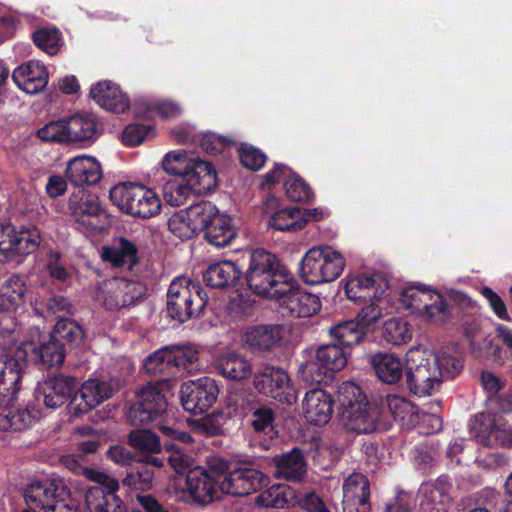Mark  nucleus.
Instances as JSON below:
<instances>
[{
  "label": "nucleus",
  "mask_w": 512,
  "mask_h": 512,
  "mask_svg": "<svg viewBox=\"0 0 512 512\" xmlns=\"http://www.w3.org/2000/svg\"><path fill=\"white\" fill-rule=\"evenodd\" d=\"M345 265L344 256L332 246H315L304 254L300 276L310 285L328 283L341 276Z\"/></svg>",
  "instance_id": "obj_3"
},
{
  "label": "nucleus",
  "mask_w": 512,
  "mask_h": 512,
  "mask_svg": "<svg viewBox=\"0 0 512 512\" xmlns=\"http://www.w3.org/2000/svg\"><path fill=\"white\" fill-rule=\"evenodd\" d=\"M101 257L114 267L130 269L137 262V249L130 241L118 238L102 248Z\"/></svg>",
  "instance_id": "obj_35"
},
{
  "label": "nucleus",
  "mask_w": 512,
  "mask_h": 512,
  "mask_svg": "<svg viewBox=\"0 0 512 512\" xmlns=\"http://www.w3.org/2000/svg\"><path fill=\"white\" fill-rule=\"evenodd\" d=\"M110 199L121 211L139 218H150L160 212L156 193L135 183H118L110 190Z\"/></svg>",
  "instance_id": "obj_7"
},
{
  "label": "nucleus",
  "mask_w": 512,
  "mask_h": 512,
  "mask_svg": "<svg viewBox=\"0 0 512 512\" xmlns=\"http://www.w3.org/2000/svg\"><path fill=\"white\" fill-rule=\"evenodd\" d=\"M35 421L34 416L26 408L9 410L0 414V430L23 431Z\"/></svg>",
  "instance_id": "obj_51"
},
{
  "label": "nucleus",
  "mask_w": 512,
  "mask_h": 512,
  "mask_svg": "<svg viewBox=\"0 0 512 512\" xmlns=\"http://www.w3.org/2000/svg\"><path fill=\"white\" fill-rule=\"evenodd\" d=\"M329 332L332 338L344 346L358 344L365 334L363 326L354 320L338 323Z\"/></svg>",
  "instance_id": "obj_49"
},
{
  "label": "nucleus",
  "mask_w": 512,
  "mask_h": 512,
  "mask_svg": "<svg viewBox=\"0 0 512 512\" xmlns=\"http://www.w3.org/2000/svg\"><path fill=\"white\" fill-rule=\"evenodd\" d=\"M114 392L115 388L110 381L88 379L74 394L70 405L76 414H82L109 399Z\"/></svg>",
  "instance_id": "obj_21"
},
{
  "label": "nucleus",
  "mask_w": 512,
  "mask_h": 512,
  "mask_svg": "<svg viewBox=\"0 0 512 512\" xmlns=\"http://www.w3.org/2000/svg\"><path fill=\"white\" fill-rule=\"evenodd\" d=\"M399 302L409 313L431 322H441L446 317L447 304L443 295L423 284L403 289Z\"/></svg>",
  "instance_id": "obj_9"
},
{
  "label": "nucleus",
  "mask_w": 512,
  "mask_h": 512,
  "mask_svg": "<svg viewBox=\"0 0 512 512\" xmlns=\"http://www.w3.org/2000/svg\"><path fill=\"white\" fill-rule=\"evenodd\" d=\"M470 431L476 441L485 447L512 448V426L489 414L476 415L471 420Z\"/></svg>",
  "instance_id": "obj_17"
},
{
  "label": "nucleus",
  "mask_w": 512,
  "mask_h": 512,
  "mask_svg": "<svg viewBox=\"0 0 512 512\" xmlns=\"http://www.w3.org/2000/svg\"><path fill=\"white\" fill-rule=\"evenodd\" d=\"M51 334H57V339L62 342L79 345L84 337L82 327L73 320H60Z\"/></svg>",
  "instance_id": "obj_59"
},
{
  "label": "nucleus",
  "mask_w": 512,
  "mask_h": 512,
  "mask_svg": "<svg viewBox=\"0 0 512 512\" xmlns=\"http://www.w3.org/2000/svg\"><path fill=\"white\" fill-rule=\"evenodd\" d=\"M204 231L206 240L216 247L229 245L236 236V228L232 218L219 212Z\"/></svg>",
  "instance_id": "obj_38"
},
{
  "label": "nucleus",
  "mask_w": 512,
  "mask_h": 512,
  "mask_svg": "<svg viewBox=\"0 0 512 512\" xmlns=\"http://www.w3.org/2000/svg\"><path fill=\"white\" fill-rule=\"evenodd\" d=\"M387 405L394 419L400 422L403 427L410 429L418 424L420 415L411 402L392 395L388 396Z\"/></svg>",
  "instance_id": "obj_45"
},
{
  "label": "nucleus",
  "mask_w": 512,
  "mask_h": 512,
  "mask_svg": "<svg viewBox=\"0 0 512 512\" xmlns=\"http://www.w3.org/2000/svg\"><path fill=\"white\" fill-rule=\"evenodd\" d=\"M8 365L0 364V404L7 401H12L16 398V394L20 389V377L17 369Z\"/></svg>",
  "instance_id": "obj_52"
},
{
  "label": "nucleus",
  "mask_w": 512,
  "mask_h": 512,
  "mask_svg": "<svg viewBox=\"0 0 512 512\" xmlns=\"http://www.w3.org/2000/svg\"><path fill=\"white\" fill-rule=\"evenodd\" d=\"M167 401L155 385L149 384L141 389L139 400L134 403L127 418L134 426L144 425L165 411Z\"/></svg>",
  "instance_id": "obj_19"
},
{
  "label": "nucleus",
  "mask_w": 512,
  "mask_h": 512,
  "mask_svg": "<svg viewBox=\"0 0 512 512\" xmlns=\"http://www.w3.org/2000/svg\"><path fill=\"white\" fill-rule=\"evenodd\" d=\"M283 336V328L279 325L250 327L244 334V341L254 349H269Z\"/></svg>",
  "instance_id": "obj_41"
},
{
  "label": "nucleus",
  "mask_w": 512,
  "mask_h": 512,
  "mask_svg": "<svg viewBox=\"0 0 512 512\" xmlns=\"http://www.w3.org/2000/svg\"><path fill=\"white\" fill-rule=\"evenodd\" d=\"M144 370L151 375H174L170 346H164L150 354L144 361Z\"/></svg>",
  "instance_id": "obj_46"
},
{
  "label": "nucleus",
  "mask_w": 512,
  "mask_h": 512,
  "mask_svg": "<svg viewBox=\"0 0 512 512\" xmlns=\"http://www.w3.org/2000/svg\"><path fill=\"white\" fill-rule=\"evenodd\" d=\"M174 375L179 372L195 373L201 369L199 350L194 345H170Z\"/></svg>",
  "instance_id": "obj_42"
},
{
  "label": "nucleus",
  "mask_w": 512,
  "mask_h": 512,
  "mask_svg": "<svg viewBox=\"0 0 512 512\" xmlns=\"http://www.w3.org/2000/svg\"><path fill=\"white\" fill-rule=\"evenodd\" d=\"M129 444L144 453L156 454L161 445L157 435L148 430H136L129 434Z\"/></svg>",
  "instance_id": "obj_55"
},
{
  "label": "nucleus",
  "mask_w": 512,
  "mask_h": 512,
  "mask_svg": "<svg viewBox=\"0 0 512 512\" xmlns=\"http://www.w3.org/2000/svg\"><path fill=\"white\" fill-rule=\"evenodd\" d=\"M38 137L45 141L69 142L67 131V120L51 121L37 132Z\"/></svg>",
  "instance_id": "obj_61"
},
{
  "label": "nucleus",
  "mask_w": 512,
  "mask_h": 512,
  "mask_svg": "<svg viewBox=\"0 0 512 512\" xmlns=\"http://www.w3.org/2000/svg\"><path fill=\"white\" fill-rule=\"evenodd\" d=\"M387 283L380 276L357 275L350 277L345 285V293L348 299L356 301L369 299L374 293H379V284Z\"/></svg>",
  "instance_id": "obj_40"
},
{
  "label": "nucleus",
  "mask_w": 512,
  "mask_h": 512,
  "mask_svg": "<svg viewBox=\"0 0 512 512\" xmlns=\"http://www.w3.org/2000/svg\"><path fill=\"white\" fill-rule=\"evenodd\" d=\"M279 201L270 196L264 202V212L270 215L268 225L279 231H297L305 226V217L301 208L291 207L278 209Z\"/></svg>",
  "instance_id": "obj_24"
},
{
  "label": "nucleus",
  "mask_w": 512,
  "mask_h": 512,
  "mask_svg": "<svg viewBox=\"0 0 512 512\" xmlns=\"http://www.w3.org/2000/svg\"><path fill=\"white\" fill-rule=\"evenodd\" d=\"M90 96L101 108L116 114L125 113L130 107L127 95L117 84L108 80L94 84Z\"/></svg>",
  "instance_id": "obj_27"
},
{
  "label": "nucleus",
  "mask_w": 512,
  "mask_h": 512,
  "mask_svg": "<svg viewBox=\"0 0 512 512\" xmlns=\"http://www.w3.org/2000/svg\"><path fill=\"white\" fill-rule=\"evenodd\" d=\"M29 509L43 512H80V507L61 480L45 479L30 483L24 492Z\"/></svg>",
  "instance_id": "obj_4"
},
{
  "label": "nucleus",
  "mask_w": 512,
  "mask_h": 512,
  "mask_svg": "<svg viewBox=\"0 0 512 512\" xmlns=\"http://www.w3.org/2000/svg\"><path fill=\"white\" fill-rule=\"evenodd\" d=\"M183 112L182 106L171 99H159L148 104V110L144 117L151 118L155 115L163 119H171L179 116Z\"/></svg>",
  "instance_id": "obj_57"
},
{
  "label": "nucleus",
  "mask_w": 512,
  "mask_h": 512,
  "mask_svg": "<svg viewBox=\"0 0 512 512\" xmlns=\"http://www.w3.org/2000/svg\"><path fill=\"white\" fill-rule=\"evenodd\" d=\"M445 479H439L436 483H424L421 485L419 493L430 504H444L449 501Z\"/></svg>",
  "instance_id": "obj_60"
},
{
  "label": "nucleus",
  "mask_w": 512,
  "mask_h": 512,
  "mask_svg": "<svg viewBox=\"0 0 512 512\" xmlns=\"http://www.w3.org/2000/svg\"><path fill=\"white\" fill-rule=\"evenodd\" d=\"M77 387L73 377L55 376L39 384L38 391L43 396L46 407L57 408L64 404Z\"/></svg>",
  "instance_id": "obj_29"
},
{
  "label": "nucleus",
  "mask_w": 512,
  "mask_h": 512,
  "mask_svg": "<svg viewBox=\"0 0 512 512\" xmlns=\"http://www.w3.org/2000/svg\"><path fill=\"white\" fill-rule=\"evenodd\" d=\"M208 297L198 282L179 276L172 280L167 292L168 314L179 322H185L206 306Z\"/></svg>",
  "instance_id": "obj_5"
},
{
  "label": "nucleus",
  "mask_w": 512,
  "mask_h": 512,
  "mask_svg": "<svg viewBox=\"0 0 512 512\" xmlns=\"http://www.w3.org/2000/svg\"><path fill=\"white\" fill-rule=\"evenodd\" d=\"M196 232L205 230L218 213L217 207L209 201H200L185 209Z\"/></svg>",
  "instance_id": "obj_54"
},
{
  "label": "nucleus",
  "mask_w": 512,
  "mask_h": 512,
  "mask_svg": "<svg viewBox=\"0 0 512 512\" xmlns=\"http://www.w3.org/2000/svg\"><path fill=\"white\" fill-rule=\"evenodd\" d=\"M239 156L242 164L251 170L261 169L266 161V156L261 150L248 144L241 146Z\"/></svg>",
  "instance_id": "obj_63"
},
{
  "label": "nucleus",
  "mask_w": 512,
  "mask_h": 512,
  "mask_svg": "<svg viewBox=\"0 0 512 512\" xmlns=\"http://www.w3.org/2000/svg\"><path fill=\"white\" fill-rule=\"evenodd\" d=\"M254 386L262 394L276 401L292 405L296 403L298 392L287 372L279 367L265 366L254 376Z\"/></svg>",
  "instance_id": "obj_15"
},
{
  "label": "nucleus",
  "mask_w": 512,
  "mask_h": 512,
  "mask_svg": "<svg viewBox=\"0 0 512 512\" xmlns=\"http://www.w3.org/2000/svg\"><path fill=\"white\" fill-rule=\"evenodd\" d=\"M343 512H368L370 508L369 481L362 473L354 472L344 479L342 486Z\"/></svg>",
  "instance_id": "obj_22"
},
{
  "label": "nucleus",
  "mask_w": 512,
  "mask_h": 512,
  "mask_svg": "<svg viewBox=\"0 0 512 512\" xmlns=\"http://www.w3.org/2000/svg\"><path fill=\"white\" fill-rule=\"evenodd\" d=\"M294 491L285 484H275L258 495L256 502L263 507L282 508L293 502Z\"/></svg>",
  "instance_id": "obj_47"
},
{
  "label": "nucleus",
  "mask_w": 512,
  "mask_h": 512,
  "mask_svg": "<svg viewBox=\"0 0 512 512\" xmlns=\"http://www.w3.org/2000/svg\"><path fill=\"white\" fill-rule=\"evenodd\" d=\"M406 375L410 390L418 396L430 395L443 381L435 354L419 346L406 353Z\"/></svg>",
  "instance_id": "obj_6"
},
{
  "label": "nucleus",
  "mask_w": 512,
  "mask_h": 512,
  "mask_svg": "<svg viewBox=\"0 0 512 512\" xmlns=\"http://www.w3.org/2000/svg\"><path fill=\"white\" fill-rule=\"evenodd\" d=\"M290 284V289L279 294L274 300L283 312L293 317H311L316 314L321 308L319 297L301 290L293 277Z\"/></svg>",
  "instance_id": "obj_20"
},
{
  "label": "nucleus",
  "mask_w": 512,
  "mask_h": 512,
  "mask_svg": "<svg viewBox=\"0 0 512 512\" xmlns=\"http://www.w3.org/2000/svg\"><path fill=\"white\" fill-rule=\"evenodd\" d=\"M196 157L194 153L185 149L172 150L163 156L161 167L166 174L183 180L189 169L192 168V163Z\"/></svg>",
  "instance_id": "obj_43"
},
{
  "label": "nucleus",
  "mask_w": 512,
  "mask_h": 512,
  "mask_svg": "<svg viewBox=\"0 0 512 512\" xmlns=\"http://www.w3.org/2000/svg\"><path fill=\"white\" fill-rule=\"evenodd\" d=\"M35 44L49 55H55L61 45L59 30L55 28H44L34 33Z\"/></svg>",
  "instance_id": "obj_58"
},
{
  "label": "nucleus",
  "mask_w": 512,
  "mask_h": 512,
  "mask_svg": "<svg viewBox=\"0 0 512 512\" xmlns=\"http://www.w3.org/2000/svg\"><path fill=\"white\" fill-rule=\"evenodd\" d=\"M68 206L72 217L78 224V229L87 232H96L103 229L106 214L94 194L79 189L70 195Z\"/></svg>",
  "instance_id": "obj_16"
},
{
  "label": "nucleus",
  "mask_w": 512,
  "mask_h": 512,
  "mask_svg": "<svg viewBox=\"0 0 512 512\" xmlns=\"http://www.w3.org/2000/svg\"><path fill=\"white\" fill-rule=\"evenodd\" d=\"M192 193H194V190L188 186L186 181L182 180L181 183L173 182L167 185L163 195L168 204L177 207L184 204Z\"/></svg>",
  "instance_id": "obj_62"
},
{
  "label": "nucleus",
  "mask_w": 512,
  "mask_h": 512,
  "mask_svg": "<svg viewBox=\"0 0 512 512\" xmlns=\"http://www.w3.org/2000/svg\"><path fill=\"white\" fill-rule=\"evenodd\" d=\"M382 335L385 341L392 345H403L412 339L413 331L407 321L392 317L384 322Z\"/></svg>",
  "instance_id": "obj_48"
},
{
  "label": "nucleus",
  "mask_w": 512,
  "mask_h": 512,
  "mask_svg": "<svg viewBox=\"0 0 512 512\" xmlns=\"http://www.w3.org/2000/svg\"><path fill=\"white\" fill-rule=\"evenodd\" d=\"M25 283L18 275L3 282L0 288V306L3 310H16L24 303Z\"/></svg>",
  "instance_id": "obj_44"
},
{
  "label": "nucleus",
  "mask_w": 512,
  "mask_h": 512,
  "mask_svg": "<svg viewBox=\"0 0 512 512\" xmlns=\"http://www.w3.org/2000/svg\"><path fill=\"white\" fill-rule=\"evenodd\" d=\"M222 493L242 497L257 492L266 483V475L244 463L227 470L226 462L219 460Z\"/></svg>",
  "instance_id": "obj_14"
},
{
  "label": "nucleus",
  "mask_w": 512,
  "mask_h": 512,
  "mask_svg": "<svg viewBox=\"0 0 512 512\" xmlns=\"http://www.w3.org/2000/svg\"><path fill=\"white\" fill-rule=\"evenodd\" d=\"M291 278L292 275L280 265L274 254L264 249L250 253L246 281L257 295L275 300L279 294L290 289Z\"/></svg>",
  "instance_id": "obj_1"
},
{
  "label": "nucleus",
  "mask_w": 512,
  "mask_h": 512,
  "mask_svg": "<svg viewBox=\"0 0 512 512\" xmlns=\"http://www.w3.org/2000/svg\"><path fill=\"white\" fill-rule=\"evenodd\" d=\"M435 358L442 380L456 377L463 368L461 355L456 348H443L438 354H435Z\"/></svg>",
  "instance_id": "obj_50"
},
{
  "label": "nucleus",
  "mask_w": 512,
  "mask_h": 512,
  "mask_svg": "<svg viewBox=\"0 0 512 512\" xmlns=\"http://www.w3.org/2000/svg\"><path fill=\"white\" fill-rule=\"evenodd\" d=\"M66 120L69 142L94 141L99 135L96 120L91 114H75Z\"/></svg>",
  "instance_id": "obj_39"
},
{
  "label": "nucleus",
  "mask_w": 512,
  "mask_h": 512,
  "mask_svg": "<svg viewBox=\"0 0 512 512\" xmlns=\"http://www.w3.org/2000/svg\"><path fill=\"white\" fill-rule=\"evenodd\" d=\"M183 181L194 190V194H205L217 186V171L212 163L197 156Z\"/></svg>",
  "instance_id": "obj_31"
},
{
  "label": "nucleus",
  "mask_w": 512,
  "mask_h": 512,
  "mask_svg": "<svg viewBox=\"0 0 512 512\" xmlns=\"http://www.w3.org/2000/svg\"><path fill=\"white\" fill-rule=\"evenodd\" d=\"M275 476L287 481H300L307 471L303 453L294 448L290 452L275 456Z\"/></svg>",
  "instance_id": "obj_32"
},
{
  "label": "nucleus",
  "mask_w": 512,
  "mask_h": 512,
  "mask_svg": "<svg viewBox=\"0 0 512 512\" xmlns=\"http://www.w3.org/2000/svg\"><path fill=\"white\" fill-rule=\"evenodd\" d=\"M215 369L226 379L241 381L252 374V366L244 357L234 352H225L215 360Z\"/></svg>",
  "instance_id": "obj_34"
},
{
  "label": "nucleus",
  "mask_w": 512,
  "mask_h": 512,
  "mask_svg": "<svg viewBox=\"0 0 512 512\" xmlns=\"http://www.w3.org/2000/svg\"><path fill=\"white\" fill-rule=\"evenodd\" d=\"M370 363L377 377L387 384H394L403 376V363L395 354L376 353L371 356Z\"/></svg>",
  "instance_id": "obj_37"
},
{
  "label": "nucleus",
  "mask_w": 512,
  "mask_h": 512,
  "mask_svg": "<svg viewBox=\"0 0 512 512\" xmlns=\"http://www.w3.org/2000/svg\"><path fill=\"white\" fill-rule=\"evenodd\" d=\"M305 419L315 425L329 422L333 413V399L322 389H312L305 394L302 402Z\"/></svg>",
  "instance_id": "obj_28"
},
{
  "label": "nucleus",
  "mask_w": 512,
  "mask_h": 512,
  "mask_svg": "<svg viewBox=\"0 0 512 512\" xmlns=\"http://www.w3.org/2000/svg\"><path fill=\"white\" fill-rule=\"evenodd\" d=\"M241 269L232 261H221L208 267L203 275L206 284L213 288H225L237 283Z\"/></svg>",
  "instance_id": "obj_36"
},
{
  "label": "nucleus",
  "mask_w": 512,
  "mask_h": 512,
  "mask_svg": "<svg viewBox=\"0 0 512 512\" xmlns=\"http://www.w3.org/2000/svg\"><path fill=\"white\" fill-rule=\"evenodd\" d=\"M65 351L63 343L57 339V334H49L43 337L40 344L34 341H24L16 347L14 358L8 359L5 362H0L1 365H8L16 367L17 373L21 378L20 371L26 363H41L46 367L59 366L64 362Z\"/></svg>",
  "instance_id": "obj_8"
},
{
  "label": "nucleus",
  "mask_w": 512,
  "mask_h": 512,
  "mask_svg": "<svg viewBox=\"0 0 512 512\" xmlns=\"http://www.w3.org/2000/svg\"><path fill=\"white\" fill-rule=\"evenodd\" d=\"M218 393L216 381L210 377H202L182 386L181 403L186 411L201 414L215 403Z\"/></svg>",
  "instance_id": "obj_18"
},
{
  "label": "nucleus",
  "mask_w": 512,
  "mask_h": 512,
  "mask_svg": "<svg viewBox=\"0 0 512 512\" xmlns=\"http://www.w3.org/2000/svg\"><path fill=\"white\" fill-rule=\"evenodd\" d=\"M280 179L284 180L286 195L292 201L302 202L312 197V191L308 184L282 164H276L274 169L265 175L264 185H272L277 183Z\"/></svg>",
  "instance_id": "obj_25"
},
{
  "label": "nucleus",
  "mask_w": 512,
  "mask_h": 512,
  "mask_svg": "<svg viewBox=\"0 0 512 512\" xmlns=\"http://www.w3.org/2000/svg\"><path fill=\"white\" fill-rule=\"evenodd\" d=\"M337 401L340 412L349 409L352 410L360 404L367 402L366 395L361 388L351 381H345L339 385L337 390Z\"/></svg>",
  "instance_id": "obj_53"
},
{
  "label": "nucleus",
  "mask_w": 512,
  "mask_h": 512,
  "mask_svg": "<svg viewBox=\"0 0 512 512\" xmlns=\"http://www.w3.org/2000/svg\"><path fill=\"white\" fill-rule=\"evenodd\" d=\"M65 174L73 185L84 186L98 183L103 171L98 159L89 155H79L68 161Z\"/></svg>",
  "instance_id": "obj_23"
},
{
  "label": "nucleus",
  "mask_w": 512,
  "mask_h": 512,
  "mask_svg": "<svg viewBox=\"0 0 512 512\" xmlns=\"http://www.w3.org/2000/svg\"><path fill=\"white\" fill-rule=\"evenodd\" d=\"M339 413L341 422L348 430L363 434L373 432L376 428L378 411L368 402Z\"/></svg>",
  "instance_id": "obj_30"
},
{
  "label": "nucleus",
  "mask_w": 512,
  "mask_h": 512,
  "mask_svg": "<svg viewBox=\"0 0 512 512\" xmlns=\"http://www.w3.org/2000/svg\"><path fill=\"white\" fill-rule=\"evenodd\" d=\"M249 421L256 432L268 434L273 430L274 414L269 408H259L252 413Z\"/></svg>",
  "instance_id": "obj_64"
},
{
  "label": "nucleus",
  "mask_w": 512,
  "mask_h": 512,
  "mask_svg": "<svg viewBox=\"0 0 512 512\" xmlns=\"http://www.w3.org/2000/svg\"><path fill=\"white\" fill-rule=\"evenodd\" d=\"M83 475L101 485L86 492L85 502L89 512H124L122 500L117 495L119 482L116 479L93 468H84Z\"/></svg>",
  "instance_id": "obj_11"
},
{
  "label": "nucleus",
  "mask_w": 512,
  "mask_h": 512,
  "mask_svg": "<svg viewBox=\"0 0 512 512\" xmlns=\"http://www.w3.org/2000/svg\"><path fill=\"white\" fill-rule=\"evenodd\" d=\"M168 228L172 234L180 239H190L196 233L191 218L185 209L175 212L168 219Z\"/></svg>",
  "instance_id": "obj_56"
},
{
  "label": "nucleus",
  "mask_w": 512,
  "mask_h": 512,
  "mask_svg": "<svg viewBox=\"0 0 512 512\" xmlns=\"http://www.w3.org/2000/svg\"><path fill=\"white\" fill-rule=\"evenodd\" d=\"M219 461L211 463L209 470L200 467L190 469L186 476L176 477L171 492L183 503L209 504L223 495Z\"/></svg>",
  "instance_id": "obj_2"
},
{
  "label": "nucleus",
  "mask_w": 512,
  "mask_h": 512,
  "mask_svg": "<svg viewBox=\"0 0 512 512\" xmlns=\"http://www.w3.org/2000/svg\"><path fill=\"white\" fill-rule=\"evenodd\" d=\"M144 293L143 285L135 280L112 277L99 283L95 299L108 310L134 305Z\"/></svg>",
  "instance_id": "obj_13"
},
{
  "label": "nucleus",
  "mask_w": 512,
  "mask_h": 512,
  "mask_svg": "<svg viewBox=\"0 0 512 512\" xmlns=\"http://www.w3.org/2000/svg\"><path fill=\"white\" fill-rule=\"evenodd\" d=\"M381 291L374 293L369 304L365 305L361 312L358 314L360 324L364 327H369L376 323L382 317L392 314L393 307L391 306V298L386 289L388 288L387 283L379 284Z\"/></svg>",
  "instance_id": "obj_33"
},
{
  "label": "nucleus",
  "mask_w": 512,
  "mask_h": 512,
  "mask_svg": "<svg viewBox=\"0 0 512 512\" xmlns=\"http://www.w3.org/2000/svg\"><path fill=\"white\" fill-rule=\"evenodd\" d=\"M40 243L36 227L17 230L11 225H0V263H21Z\"/></svg>",
  "instance_id": "obj_12"
},
{
  "label": "nucleus",
  "mask_w": 512,
  "mask_h": 512,
  "mask_svg": "<svg viewBox=\"0 0 512 512\" xmlns=\"http://www.w3.org/2000/svg\"><path fill=\"white\" fill-rule=\"evenodd\" d=\"M48 77L46 67L37 60L19 65L12 73L14 83L27 94H35L45 88Z\"/></svg>",
  "instance_id": "obj_26"
},
{
  "label": "nucleus",
  "mask_w": 512,
  "mask_h": 512,
  "mask_svg": "<svg viewBox=\"0 0 512 512\" xmlns=\"http://www.w3.org/2000/svg\"><path fill=\"white\" fill-rule=\"evenodd\" d=\"M347 356L338 345H322L307 351V359L301 363L299 373L307 383H322L325 377L342 370Z\"/></svg>",
  "instance_id": "obj_10"
}]
</instances>
